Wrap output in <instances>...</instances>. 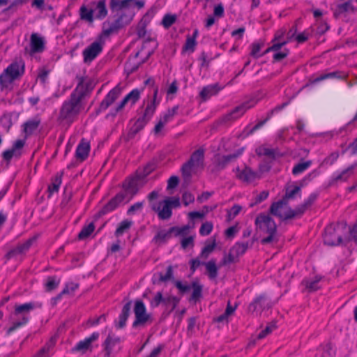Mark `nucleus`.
I'll return each mask as SVG.
<instances>
[{
  "instance_id": "obj_1",
  "label": "nucleus",
  "mask_w": 357,
  "mask_h": 357,
  "mask_svg": "<svg viewBox=\"0 0 357 357\" xmlns=\"http://www.w3.org/2000/svg\"><path fill=\"white\" fill-rule=\"evenodd\" d=\"M78 84L71 93L69 99L65 100L61 105L58 120L72 123L84 109L83 100L89 96L94 88V83L91 79L77 76Z\"/></svg>"
},
{
  "instance_id": "obj_2",
  "label": "nucleus",
  "mask_w": 357,
  "mask_h": 357,
  "mask_svg": "<svg viewBox=\"0 0 357 357\" xmlns=\"http://www.w3.org/2000/svg\"><path fill=\"white\" fill-rule=\"evenodd\" d=\"M348 233L345 222L330 224L325 229L324 243L328 246H338L342 244L343 238Z\"/></svg>"
},
{
  "instance_id": "obj_3",
  "label": "nucleus",
  "mask_w": 357,
  "mask_h": 357,
  "mask_svg": "<svg viewBox=\"0 0 357 357\" xmlns=\"http://www.w3.org/2000/svg\"><path fill=\"white\" fill-rule=\"evenodd\" d=\"M24 73V63L20 61L9 65L0 75V85L7 88L14 80L20 78Z\"/></svg>"
},
{
  "instance_id": "obj_4",
  "label": "nucleus",
  "mask_w": 357,
  "mask_h": 357,
  "mask_svg": "<svg viewBox=\"0 0 357 357\" xmlns=\"http://www.w3.org/2000/svg\"><path fill=\"white\" fill-rule=\"evenodd\" d=\"M255 224L261 231L268 234L267 237L261 241V243L267 244L272 242L277 229L273 218L268 215L260 214L256 218Z\"/></svg>"
},
{
  "instance_id": "obj_5",
  "label": "nucleus",
  "mask_w": 357,
  "mask_h": 357,
  "mask_svg": "<svg viewBox=\"0 0 357 357\" xmlns=\"http://www.w3.org/2000/svg\"><path fill=\"white\" fill-rule=\"evenodd\" d=\"M132 14H126L122 12L121 14L113 22L106 21L102 24V35L109 36L117 32L120 29L128 24L132 20Z\"/></svg>"
},
{
  "instance_id": "obj_6",
  "label": "nucleus",
  "mask_w": 357,
  "mask_h": 357,
  "mask_svg": "<svg viewBox=\"0 0 357 357\" xmlns=\"http://www.w3.org/2000/svg\"><path fill=\"white\" fill-rule=\"evenodd\" d=\"M134 313L135 319L132 323V328H143L147 324H151L152 322L151 314L146 313L145 305L140 300H137L135 301L134 307Z\"/></svg>"
},
{
  "instance_id": "obj_7",
  "label": "nucleus",
  "mask_w": 357,
  "mask_h": 357,
  "mask_svg": "<svg viewBox=\"0 0 357 357\" xmlns=\"http://www.w3.org/2000/svg\"><path fill=\"white\" fill-rule=\"evenodd\" d=\"M204 158V151L199 149L192 153L190 159L181 167L182 176L184 178H190L192 167L202 165Z\"/></svg>"
},
{
  "instance_id": "obj_8",
  "label": "nucleus",
  "mask_w": 357,
  "mask_h": 357,
  "mask_svg": "<svg viewBox=\"0 0 357 357\" xmlns=\"http://www.w3.org/2000/svg\"><path fill=\"white\" fill-rule=\"evenodd\" d=\"M144 6V1L139 0H110L109 8L112 12H124L128 14L123 9L136 6L138 9H141ZM122 13H121V14Z\"/></svg>"
},
{
  "instance_id": "obj_9",
  "label": "nucleus",
  "mask_w": 357,
  "mask_h": 357,
  "mask_svg": "<svg viewBox=\"0 0 357 357\" xmlns=\"http://www.w3.org/2000/svg\"><path fill=\"white\" fill-rule=\"evenodd\" d=\"M274 303L265 294L256 297L254 301L250 303L248 310L251 312H260L264 310H268L273 306Z\"/></svg>"
},
{
  "instance_id": "obj_10",
  "label": "nucleus",
  "mask_w": 357,
  "mask_h": 357,
  "mask_svg": "<svg viewBox=\"0 0 357 357\" xmlns=\"http://www.w3.org/2000/svg\"><path fill=\"white\" fill-rule=\"evenodd\" d=\"M104 43L101 40L92 43L83 51L84 61L91 63L102 51Z\"/></svg>"
},
{
  "instance_id": "obj_11",
  "label": "nucleus",
  "mask_w": 357,
  "mask_h": 357,
  "mask_svg": "<svg viewBox=\"0 0 357 357\" xmlns=\"http://www.w3.org/2000/svg\"><path fill=\"white\" fill-rule=\"evenodd\" d=\"M99 337L98 332L93 333L89 337L81 340L72 349L73 352H78L82 354H86L88 351H92V343Z\"/></svg>"
},
{
  "instance_id": "obj_12",
  "label": "nucleus",
  "mask_w": 357,
  "mask_h": 357,
  "mask_svg": "<svg viewBox=\"0 0 357 357\" xmlns=\"http://www.w3.org/2000/svg\"><path fill=\"white\" fill-rule=\"evenodd\" d=\"M236 176L238 180L246 184L252 183L260 177L257 172L247 166L242 169L236 167Z\"/></svg>"
},
{
  "instance_id": "obj_13",
  "label": "nucleus",
  "mask_w": 357,
  "mask_h": 357,
  "mask_svg": "<svg viewBox=\"0 0 357 357\" xmlns=\"http://www.w3.org/2000/svg\"><path fill=\"white\" fill-rule=\"evenodd\" d=\"M124 200H126V193L119 192L112 198L106 204L103 206L101 210L98 213V216L100 217L115 210Z\"/></svg>"
},
{
  "instance_id": "obj_14",
  "label": "nucleus",
  "mask_w": 357,
  "mask_h": 357,
  "mask_svg": "<svg viewBox=\"0 0 357 357\" xmlns=\"http://www.w3.org/2000/svg\"><path fill=\"white\" fill-rule=\"evenodd\" d=\"M257 103L255 99H251L241 105L236 107L229 114L226 116L227 120H234L241 116L248 109L254 107Z\"/></svg>"
},
{
  "instance_id": "obj_15",
  "label": "nucleus",
  "mask_w": 357,
  "mask_h": 357,
  "mask_svg": "<svg viewBox=\"0 0 357 357\" xmlns=\"http://www.w3.org/2000/svg\"><path fill=\"white\" fill-rule=\"evenodd\" d=\"M30 54L40 53L44 51L45 40L36 33H33L30 37Z\"/></svg>"
},
{
  "instance_id": "obj_16",
  "label": "nucleus",
  "mask_w": 357,
  "mask_h": 357,
  "mask_svg": "<svg viewBox=\"0 0 357 357\" xmlns=\"http://www.w3.org/2000/svg\"><path fill=\"white\" fill-rule=\"evenodd\" d=\"M32 240L29 239L22 244H19L17 246L8 252V253L6 255V259H10L13 258H17L19 256L24 255L29 249Z\"/></svg>"
},
{
  "instance_id": "obj_17",
  "label": "nucleus",
  "mask_w": 357,
  "mask_h": 357,
  "mask_svg": "<svg viewBox=\"0 0 357 357\" xmlns=\"http://www.w3.org/2000/svg\"><path fill=\"white\" fill-rule=\"evenodd\" d=\"M121 94V89L119 87H115L112 89L104 98V100L101 102L99 110L105 111L120 96Z\"/></svg>"
},
{
  "instance_id": "obj_18",
  "label": "nucleus",
  "mask_w": 357,
  "mask_h": 357,
  "mask_svg": "<svg viewBox=\"0 0 357 357\" xmlns=\"http://www.w3.org/2000/svg\"><path fill=\"white\" fill-rule=\"evenodd\" d=\"M253 242L254 241H252L251 243L248 242H237L230 248L229 252L230 255H232L234 259L238 261L239 257L244 255L249 247H252Z\"/></svg>"
},
{
  "instance_id": "obj_19",
  "label": "nucleus",
  "mask_w": 357,
  "mask_h": 357,
  "mask_svg": "<svg viewBox=\"0 0 357 357\" xmlns=\"http://www.w3.org/2000/svg\"><path fill=\"white\" fill-rule=\"evenodd\" d=\"M123 190L121 192L126 193V202H129L138 191L137 182L136 179H130L126 181L123 185Z\"/></svg>"
},
{
  "instance_id": "obj_20",
  "label": "nucleus",
  "mask_w": 357,
  "mask_h": 357,
  "mask_svg": "<svg viewBox=\"0 0 357 357\" xmlns=\"http://www.w3.org/2000/svg\"><path fill=\"white\" fill-rule=\"evenodd\" d=\"M90 144L88 141L82 139L79 143L75 152V157L77 160L82 162L85 160L89 153Z\"/></svg>"
},
{
  "instance_id": "obj_21",
  "label": "nucleus",
  "mask_w": 357,
  "mask_h": 357,
  "mask_svg": "<svg viewBox=\"0 0 357 357\" xmlns=\"http://www.w3.org/2000/svg\"><path fill=\"white\" fill-rule=\"evenodd\" d=\"M40 123L41 120L38 116L24 122L22 126L26 137L33 135L40 125Z\"/></svg>"
},
{
  "instance_id": "obj_22",
  "label": "nucleus",
  "mask_w": 357,
  "mask_h": 357,
  "mask_svg": "<svg viewBox=\"0 0 357 357\" xmlns=\"http://www.w3.org/2000/svg\"><path fill=\"white\" fill-rule=\"evenodd\" d=\"M288 204L284 201L282 199L277 202H274L270 207V213L282 220H286V211L282 212L283 208L287 206Z\"/></svg>"
},
{
  "instance_id": "obj_23",
  "label": "nucleus",
  "mask_w": 357,
  "mask_h": 357,
  "mask_svg": "<svg viewBox=\"0 0 357 357\" xmlns=\"http://www.w3.org/2000/svg\"><path fill=\"white\" fill-rule=\"evenodd\" d=\"M132 301H128L123 307L121 314L119 317V321L116 323L118 328H123L126 324V321L130 315Z\"/></svg>"
},
{
  "instance_id": "obj_24",
  "label": "nucleus",
  "mask_w": 357,
  "mask_h": 357,
  "mask_svg": "<svg viewBox=\"0 0 357 357\" xmlns=\"http://www.w3.org/2000/svg\"><path fill=\"white\" fill-rule=\"evenodd\" d=\"M287 105V103H283L280 105H278L276 106L275 108H273V109H271V111H269L268 113H267V116L266 118L263 120V121H259L248 132V135H251L255 131H256L257 130L259 129L261 127H262L271 118V116H273V114L275 113V112H280V110H282L285 106Z\"/></svg>"
},
{
  "instance_id": "obj_25",
  "label": "nucleus",
  "mask_w": 357,
  "mask_h": 357,
  "mask_svg": "<svg viewBox=\"0 0 357 357\" xmlns=\"http://www.w3.org/2000/svg\"><path fill=\"white\" fill-rule=\"evenodd\" d=\"M147 123L148 121H146L144 118L139 117L130 128L127 135V139L129 140L134 138L135 136L144 128Z\"/></svg>"
},
{
  "instance_id": "obj_26",
  "label": "nucleus",
  "mask_w": 357,
  "mask_h": 357,
  "mask_svg": "<svg viewBox=\"0 0 357 357\" xmlns=\"http://www.w3.org/2000/svg\"><path fill=\"white\" fill-rule=\"evenodd\" d=\"M356 166V165H352L348 167L347 169L342 171L337 175L333 176L331 180V183L338 181H347L349 179V178L354 174V169Z\"/></svg>"
},
{
  "instance_id": "obj_27",
  "label": "nucleus",
  "mask_w": 357,
  "mask_h": 357,
  "mask_svg": "<svg viewBox=\"0 0 357 357\" xmlns=\"http://www.w3.org/2000/svg\"><path fill=\"white\" fill-rule=\"evenodd\" d=\"M321 280V276H315L313 279H305L302 282V284L305 286L308 292H313L320 288L319 284Z\"/></svg>"
},
{
  "instance_id": "obj_28",
  "label": "nucleus",
  "mask_w": 357,
  "mask_h": 357,
  "mask_svg": "<svg viewBox=\"0 0 357 357\" xmlns=\"http://www.w3.org/2000/svg\"><path fill=\"white\" fill-rule=\"evenodd\" d=\"M220 88L218 87V84L208 85L202 89L199 93V96L202 100H206L212 96L217 94Z\"/></svg>"
},
{
  "instance_id": "obj_29",
  "label": "nucleus",
  "mask_w": 357,
  "mask_h": 357,
  "mask_svg": "<svg viewBox=\"0 0 357 357\" xmlns=\"http://www.w3.org/2000/svg\"><path fill=\"white\" fill-rule=\"evenodd\" d=\"M256 153L258 155H265L271 159H275L281 155L278 149H269L264 146L258 147Z\"/></svg>"
},
{
  "instance_id": "obj_30",
  "label": "nucleus",
  "mask_w": 357,
  "mask_h": 357,
  "mask_svg": "<svg viewBox=\"0 0 357 357\" xmlns=\"http://www.w3.org/2000/svg\"><path fill=\"white\" fill-rule=\"evenodd\" d=\"M93 10L96 19L102 20L105 18L107 15L105 0L99 1Z\"/></svg>"
},
{
  "instance_id": "obj_31",
  "label": "nucleus",
  "mask_w": 357,
  "mask_h": 357,
  "mask_svg": "<svg viewBox=\"0 0 357 357\" xmlns=\"http://www.w3.org/2000/svg\"><path fill=\"white\" fill-rule=\"evenodd\" d=\"M119 342V338L114 337L109 335L105 339L103 347L105 351V356H109L112 354L114 347Z\"/></svg>"
},
{
  "instance_id": "obj_32",
  "label": "nucleus",
  "mask_w": 357,
  "mask_h": 357,
  "mask_svg": "<svg viewBox=\"0 0 357 357\" xmlns=\"http://www.w3.org/2000/svg\"><path fill=\"white\" fill-rule=\"evenodd\" d=\"M163 204L164 205L162 209H160V208L158 206V208L153 207V210L158 212V218L160 220H168L171 218L172 211L168 204Z\"/></svg>"
},
{
  "instance_id": "obj_33",
  "label": "nucleus",
  "mask_w": 357,
  "mask_h": 357,
  "mask_svg": "<svg viewBox=\"0 0 357 357\" xmlns=\"http://www.w3.org/2000/svg\"><path fill=\"white\" fill-rule=\"evenodd\" d=\"M307 208L305 207L303 204H301L297 206L295 209L289 208L286 211V217L285 219H292L294 218H300L303 215Z\"/></svg>"
},
{
  "instance_id": "obj_34",
  "label": "nucleus",
  "mask_w": 357,
  "mask_h": 357,
  "mask_svg": "<svg viewBox=\"0 0 357 357\" xmlns=\"http://www.w3.org/2000/svg\"><path fill=\"white\" fill-rule=\"evenodd\" d=\"M204 265L207 271L208 278L210 279L216 278L218 274V268L216 266L215 260L211 259L208 262H205Z\"/></svg>"
},
{
  "instance_id": "obj_35",
  "label": "nucleus",
  "mask_w": 357,
  "mask_h": 357,
  "mask_svg": "<svg viewBox=\"0 0 357 357\" xmlns=\"http://www.w3.org/2000/svg\"><path fill=\"white\" fill-rule=\"evenodd\" d=\"M346 77V75H343L341 72L334 71L328 73L321 75L320 76L315 78L313 83H317L326 79L337 78L343 79Z\"/></svg>"
},
{
  "instance_id": "obj_36",
  "label": "nucleus",
  "mask_w": 357,
  "mask_h": 357,
  "mask_svg": "<svg viewBox=\"0 0 357 357\" xmlns=\"http://www.w3.org/2000/svg\"><path fill=\"white\" fill-rule=\"evenodd\" d=\"M312 160L304 161L302 160L300 162L295 165L292 169V174L294 175H298L306 171L312 165Z\"/></svg>"
},
{
  "instance_id": "obj_37",
  "label": "nucleus",
  "mask_w": 357,
  "mask_h": 357,
  "mask_svg": "<svg viewBox=\"0 0 357 357\" xmlns=\"http://www.w3.org/2000/svg\"><path fill=\"white\" fill-rule=\"evenodd\" d=\"M191 288H192L193 291H192V293L190 300L194 301L195 302L199 301V299L202 296V289H203L202 285H201L197 282H192Z\"/></svg>"
},
{
  "instance_id": "obj_38",
  "label": "nucleus",
  "mask_w": 357,
  "mask_h": 357,
  "mask_svg": "<svg viewBox=\"0 0 357 357\" xmlns=\"http://www.w3.org/2000/svg\"><path fill=\"white\" fill-rule=\"evenodd\" d=\"M61 280L56 276H49L45 283V287L46 291H52L56 289L59 285Z\"/></svg>"
},
{
  "instance_id": "obj_39",
  "label": "nucleus",
  "mask_w": 357,
  "mask_h": 357,
  "mask_svg": "<svg viewBox=\"0 0 357 357\" xmlns=\"http://www.w3.org/2000/svg\"><path fill=\"white\" fill-rule=\"evenodd\" d=\"M35 307V305L33 303H26L22 305H16L15 307L14 314L18 315L20 314H25L29 313L31 310H33Z\"/></svg>"
},
{
  "instance_id": "obj_40",
  "label": "nucleus",
  "mask_w": 357,
  "mask_h": 357,
  "mask_svg": "<svg viewBox=\"0 0 357 357\" xmlns=\"http://www.w3.org/2000/svg\"><path fill=\"white\" fill-rule=\"evenodd\" d=\"M171 236L172 235L169 230H161L157 233L153 241L157 244H162L165 243L171 238Z\"/></svg>"
},
{
  "instance_id": "obj_41",
  "label": "nucleus",
  "mask_w": 357,
  "mask_h": 357,
  "mask_svg": "<svg viewBox=\"0 0 357 357\" xmlns=\"http://www.w3.org/2000/svg\"><path fill=\"white\" fill-rule=\"evenodd\" d=\"M159 104V100L158 101L157 103H155V100H151L146 107V109L144 111V113L143 114V116H142V118H144V119L147 121H149L151 116L153 115L154 112H155V110L156 109V107H157V105Z\"/></svg>"
},
{
  "instance_id": "obj_42",
  "label": "nucleus",
  "mask_w": 357,
  "mask_h": 357,
  "mask_svg": "<svg viewBox=\"0 0 357 357\" xmlns=\"http://www.w3.org/2000/svg\"><path fill=\"white\" fill-rule=\"evenodd\" d=\"M62 182V174H57L52 179V183L48 186V192L50 195L58 192Z\"/></svg>"
},
{
  "instance_id": "obj_43",
  "label": "nucleus",
  "mask_w": 357,
  "mask_h": 357,
  "mask_svg": "<svg viewBox=\"0 0 357 357\" xmlns=\"http://www.w3.org/2000/svg\"><path fill=\"white\" fill-rule=\"evenodd\" d=\"M95 226L93 222L89 223L88 225L84 226L78 234L79 240H84L88 238L91 233L94 231Z\"/></svg>"
},
{
  "instance_id": "obj_44",
  "label": "nucleus",
  "mask_w": 357,
  "mask_h": 357,
  "mask_svg": "<svg viewBox=\"0 0 357 357\" xmlns=\"http://www.w3.org/2000/svg\"><path fill=\"white\" fill-rule=\"evenodd\" d=\"M80 18L89 22L93 21V9L89 10L84 6H82L79 10Z\"/></svg>"
},
{
  "instance_id": "obj_45",
  "label": "nucleus",
  "mask_w": 357,
  "mask_h": 357,
  "mask_svg": "<svg viewBox=\"0 0 357 357\" xmlns=\"http://www.w3.org/2000/svg\"><path fill=\"white\" fill-rule=\"evenodd\" d=\"M1 123L2 126L6 129V132H8L11 126H13L12 115L10 113L4 114L1 117Z\"/></svg>"
},
{
  "instance_id": "obj_46",
  "label": "nucleus",
  "mask_w": 357,
  "mask_h": 357,
  "mask_svg": "<svg viewBox=\"0 0 357 357\" xmlns=\"http://www.w3.org/2000/svg\"><path fill=\"white\" fill-rule=\"evenodd\" d=\"M132 222L125 220L122 221L119 227L116 228L115 231V235L116 236H119L122 235L126 230H128L132 225Z\"/></svg>"
},
{
  "instance_id": "obj_47",
  "label": "nucleus",
  "mask_w": 357,
  "mask_h": 357,
  "mask_svg": "<svg viewBox=\"0 0 357 357\" xmlns=\"http://www.w3.org/2000/svg\"><path fill=\"white\" fill-rule=\"evenodd\" d=\"M55 345V340L54 338H51L43 347H42L38 351V356H41L44 357L48 352L54 347Z\"/></svg>"
},
{
  "instance_id": "obj_48",
  "label": "nucleus",
  "mask_w": 357,
  "mask_h": 357,
  "mask_svg": "<svg viewBox=\"0 0 357 357\" xmlns=\"http://www.w3.org/2000/svg\"><path fill=\"white\" fill-rule=\"evenodd\" d=\"M215 245L216 243L215 240H213V241L211 243L206 244L202 248L199 257L203 259H206L208 257V255L213 251Z\"/></svg>"
},
{
  "instance_id": "obj_49",
  "label": "nucleus",
  "mask_w": 357,
  "mask_h": 357,
  "mask_svg": "<svg viewBox=\"0 0 357 357\" xmlns=\"http://www.w3.org/2000/svg\"><path fill=\"white\" fill-rule=\"evenodd\" d=\"M29 318L26 316H23L22 319L18 321L13 322L12 326L7 330V335H10L14 332L17 328L26 324L28 322Z\"/></svg>"
},
{
  "instance_id": "obj_50",
  "label": "nucleus",
  "mask_w": 357,
  "mask_h": 357,
  "mask_svg": "<svg viewBox=\"0 0 357 357\" xmlns=\"http://www.w3.org/2000/svg\"><path fill=\"white\" fill-rule=\"evenodd\" d=\"M176 20V16L175 15L166 14L162 20V24L166 29L169 28Z\"/></svg>"
},
{
  "instance_id": "obj_51",
  "label": "nucleus",
  "mask_w": 357,
  "mask_h": 357,
  "mask_svg": "<svg viewBox=\"0 0 357 357\" xmlns=\"http://www.w3.org/2000/svg\"><path fill=\"white\" fill-rule=\"evenodd\" d=\"M197 42L193 38H190V36H187L185 43L183 47V51H190L193 52L195 50Z\"/></svg>"
},
{
  "instance_id": "obj_52",
  "label": "nucleus",
  "mask_w": 357,
  "mask_h": 357,
  "mask_svg": "<svg viewBox=\"0 0 357 357\" xmlns=\"http://www.w3.org/2000/svg\"><path fill=\"white\" fill-rule=\"evenodd\" d=\"M163 296L162 292H157L150 301V305L152 308L158 307L160 304H162Z\"/></svg>"
},
{
  "instance_id": "obj_53",
  "label": "nucleus",
  "mask_w": 357,
  "mask_h": 357,
  "mask_svg": "<svg viewBox=\"0 0 357 357\" xmlns=\"http://www.w3.org/2000/svg\"><path fill=\"white\" fill-rule=\"evenodd\" d=\"M301 191L300 186H295L292 190H287L284 196L282 199L285 201L287 204L289 199H294L295 195Z\"/></svg>"
},
{
  "instance_id": "obj_54",
  "label": "nucleus",
  "mask_w": 357,
  "mask_h": 357,
  "mask_svg": "<svg viewBox=\"0 0 357 357\" xmlns=\"http://www.w3.org/2000/svg\"><path fill=\"white\" fill-rule=\"evenodd\" d=\"M178 302H179V299L175 296H169L167 297L163 296L162 305H164L165 306L168 307L170 305V303H174V306H172L171 311L174 310L176 308Z\"/></svg>"
},
{
  "instance_id": "obj_55",
  "label": "nucleus",
  "mask_w": 357,
  "mask_h": 357,
  "mask_svg": "<svg viewBox=\"0 0 357 357\" xmlns=\"http://www.w3.org/2000/svg\"><path fill=\"white\" fill-rule=\"evenodd\" d=\"M126 97L131 105H134L139 99L140 91L137 89H133Z\"/></svg>"
},
{
  "instance_id": "obj_56",
  "label": "nucleus",
  "mask_w": 357,
  "mask_h": 357,
  "mask_svg": "<svg viewBox=\"0 0 357 357\" xmlns=\"http://www.w3.org/2000/svg\"><path fill=\"white\" fill-rule=\"evenodd\" d=\"M213 227V225L211 222H206L202 225L199 229V234L202 236H207L211 232Z\"/></svg>"
},
{
  "instance_id": "obj_57",
  "label": "nucleus",
  "mask_w": 357,
  "mask_h": 357,
  "mask_svg": "<svg viewBox=\"0 0 357 357\" xmlns=\"http://www.w3.org/2000/svg\"><path fill=\"white\" fill-rule=\"evenodd\" d=\"M275 328H276L275 322H271V323L268 324V326L266 327V328L264 330L261 331L259 333L257 338L260 340V339L265 337L267 335L271 333Z\"/></svg>"
},
{
  "instance_id": "obj_58",
  "label": "nucleus",
  "mask_w": 357,
  "mask_h": 357,
  "mask_svg": "<svg viewBox=\"0 0 357 357\" xmlns=\"http://www.w3.org/2000/svg\"><path fill=\"white\" fill-rule=\"evenodd\" d=\"M79 287L78 283L68 282L63 289L62 294H70L73 293Z\"/></svg>"
},
{
  "instance_id": "obj_59",
  "label": "nucleus",
  "mask_w": 357,
  "mask_h": 357,
  "mask_svg": "<svg viewBox=\"0 0 357 357\" xmlns=\"http://www.w3.org/2000/svg\"><path fill=\"white\" fill-rule=\"evenodd\" d=\"M337 8H338V10L340 13H345V12H349V11L354 12V11L353 5L349 1L339 4Z\"/></svg>"
},
{
  "instance_id": "obj_60",
  "label": "nucleus",
  "mask_w": 357,
  "mask_h": 357,
  "mask_svg": "<svg viewBox=\"0 0 357 357\" xmlns=\"http://www.w3.org/2000/svg\"><path fill=\"white\" fill-rule=\"evenodd\" d=\"M144 206V202H139L132 205L128 210L127 214L130 215L135 214L137 211H139L142 209Z\"/></svg>"
},
{
  "instance_id": "obj_61",
  "label": "nucleus",
  "mask_w": 357,
  "mask_h": 357,
  "mask_svg": "<svg viewBox=\"0 0 357 357\" xmlns=\"http://www.w3.org/2000/svg\"><path fill=\"white\" fill-rule=\"evenodd\" d=\"M174 284L176 287L179 290V291L182 294L188 292V291L190 290L192 287V284L188 285L187 284H183L182 282L178 280L175 281Z\"/></svg>"
},
{
  "instance_id": "obj_62",
  "label": "nucleus",
  "mask_w": 357,
  "mask_h": 357,
  "mask_svg": "<svg viewBox=\"0 0 357 357\" xmlns=\"http://www.w3.org/2000/svg\"><path fill=\"white\" fill-rule=\"evenodd\" d=\"M162 203L168 204L169 206L172 208H177L180 206V200L178 197H171L165 199Z\"/></svg>"
},
{
  "instance_id": "obj_63",
  "label": "nucleus",
  "mask_w": 357,
  "mask_h": 357,
  "mask_svg": "<svg viewBox=\"0 0 357 357\" xmlns=\"http://www.w3.org/2000/svg\"><path fill=\"white\" fill-rule=\"evenodd\" d=\"M335 352L331 344H327L323 349L321 357H334Z\"/></svg>"
},
{
  "instance_id": "obj_64",
  "label": "nucleus",
  "mask_w": 357,
  "mask_h": 357,
  "mask_svg": "<svg viewBox=\"0 0 357 357\" xmlns=\"http://www.w3.org/2000/svg\"><path fill=\"white\" fill-rule=\"evenodd\" d=\"M182 201L185 206H188L195 201L194 195L190 192H185L182 195Z\"/></svg>"
}]
</instances>
